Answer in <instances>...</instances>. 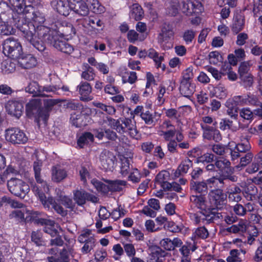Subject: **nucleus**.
<instances>
[{
    "mask_svg": "<svg viewBox=\"0 0 262 262\" xmlns=\"http://www.w3.org/2000/svg\"><path fill=\"white\" fill-rule=\"evenodd\" d=\"M196 35V32L193 30H187L184 32L182 37L186 44L192 42Z\"/></svg>",
    "mask_w": 262,
    "mask_h": 262,
    "instance_id": "09e8293b",
    "label": "nucleus"
},
{
    "mask_svg": "<svg viewBox=\"0 0 262 262\" xmlns=\"http://www.w3.org/2000/svg\"><path fill=\"white\" fill-rule=\"evenodd\" d=\"M67 176V171L59 167L54 166L52 169V180L55 182H60Z\"/></svg>",
    "mask_w": 262,
    "mask_h": 262,
    "instance_id": "5701e85b",
    "label": "nucleus"
},
{
    "mask_svg": "<svg viewBox=\"0 0 262 262\" xmlns=\"http://www.w3.org/2000/svg\"><path fill=\"white\" fill-rule=\"evenodd\" d=\"M0 16L3 17L4 19H6L7 16L10 18L12 16V12L8 4L4 2H0Z\"/></svg>",
    "mask_w": 262,
    "mask_h": 262,
    "instance_id": "f704fd0d",
    "label": "nucleus"
},
{
    "mask_svg": "<svg viewBox=\"0 0 262 262\" xmlns=\"http://www.w3.org/2000/svg\"><path fill=\"white\" fill-rule=\"evenodd\" d=\"M70 120L73 125L76 127H81L83 126V116L81 114H76L75 113L72 114Z\"/></svg>",
    "mask_w": 262,
    "mask_h": 262,
    "instance_id": "79ce46f5",
    "label": "nucleus"
},
{
    "mask_svg": "<svg viewBox=\"0 0 262 262\" xmlns=\"http://www.w3.org/2000/svg\"><path fill=\"white\" fill-rule=\"evenodd\" d=\"M85 67V70L81 74V77L86 80H93L95 76L94 70L88 64H86Z\"/></svg>",
    "mask_w": 262,
    "mask_h": 262,
    "instance_id": "c9c22d12",
    "label": "nucleus"
},
{
    "mask_svg": "<svg viewBox=\"0 0 262 262\" xmlns=\"http://www.w3.org/2000/svg\"><path fill=\"white\" fill-rule=\"evenodd\" d=\"M200 125L203 130V137L204 139L208 140H213L216 142L222 140V135L215 126H210L204 124H200Z\"/></svg>",
    "mask_w": 262,
    "mask_h": 262,
    "instance_id": "6e6552de",
    "label": "nucleus"
},
{
    "mask_svg": "<svg viewBox=\"0 0 262 262\" xmlns=\"http://www.w3.org/2000/svg\"><path fill=\"white\" fill-rule=\"evenodd\" d=\"M190 200L192 203L201 210H205L207 207V201L204 195H191Z\"/></svg>",
    "mask_w": 262,
    "mask_h": 262,
    "instance_id": "cd10ccee",
    "label": "nucleus"
},
{
    "mask_svg": "<svg viewBox=\"0 0 262 262\" xmlns=\"http://www.w3.org/2000/svg\"><path fill=\"white\" fill-rule=\"evenodd\" d=\"M239 252L238 250L233 249L230 252V256L227 258V262L241 261L242 260L238 257Z\"/></svg>",
    "mask_w": 262,
    "mask_h": 262,
    "instance_id": "e2e57ef3",
    "label": "nucleus"
},
{
    "mask_svg": "<svg viewBox=\"0 0 262 262\" xmlns=\"http://www.w3.org/2000/svg\"><path fill=\"white\" fill-rule=\"evenodd\" d=\"M190 189L199 193H206L208 191V186L205 180L202 181H190Z\"/></svg>",
    "mask_w": 262,
    "mask_h": 262,
    "instance_id": "412c9836",
    "label": "nucleus"
},
{
    "mask_svg": "<svg viewBox=\"0 0 262 262\" xmlns=\"http://www.w3.org/2000/svg\"><path fill=\"white\" fill-rule=\"evenodd\" d=\"M225 105L228 108L227 114L231 118L236 119L238 117L237 107L236 105L233 103V100L231 99L227 100Z\"/></svg>",
    "mask_w": 262,
    "mask_h": 262,
    "instance_id": "473e14b6",
    "label": "nucleus"
},
{
    "mask_svg": "<svg viewBox=\"0 0 262 262\" xmlns=\"http://www.w3.org/2000/svg\"><path fill=\"white\" fill-rule=\"evenodd\" d=\"M147 56L152 58L157 64V68L161 67V61L164 59V57L162 56H159L158 53L154 49H150L147 51Z\"/></svg>",
    "mask_w": 262,
    "mask_h": 262,
    "instance_id": "4c0bfd02",
    "label": "nucleus"
},
{
    "mask_svg": "<svg viewBox=\"0 0 262 262\" xmlns=\"http://www.w3.org/2000/svg\"><path fill=\"white\" fill-rule=\"evenodd\" d=\"M144 15V12L142 7L138 4L132 5L129 14L130 17L136 21L141 20Z\"/></svg>",
    "mask_w": 262,
    "mask_h": 262,
    "instance_id": "a878e982",
    "label": "nucleus"
},
{
    "mask_svg": "<svg viewBox=\"0 0 262 262\" xmlns=\"http://www.w3.org/2000/svg\"><path fill=\"white\" fill-rule=\"evenodd\" d=\"M35 222L38 224L45 225L43 231L52 237L57 236L59 233L58 230L55 228V223L53 220L40 218L35 220Z\"/></svg>",
    "mask_w": 262,
    "mask_h": 262,
    "instance_id": "ddd939ff",
    "label": "nucleus"
},
{
    "mask_svg": "<svg viewBox=\"0 0 262 262\" xmlns=\"http://www.w3.org/2000/svg\"><path fill=\"white\" fill-rule=\"evenodd\" d=\"M226 193L230 202L237 203L242 200V190L237 186L233 185L227 188Z\"/></svg>",
    "mask_w": 262,
    "mask_h": 262,
    "instance_id": "f3484780",
    "label": "nucleus"
},
{
    "mask_svg": "<svg viewBox=\"0 0 262 262\" xmlns=\"http://www.w3.org/2000/svg\"><path fill=\"white\" fill-rule=\"evenodd\" d=\"M56 9L57 11L61 15L67 16L69 14V10L70 8H69V4L66 6L63 2L60 1L59 2L57 3Z\"/></svg>",
    "mask_w": 262,
    "mask_h": 262,
    "instance_id": "8fccbe9b",
    "label": "nucleus"
},
{
    "mask_svg": "<svg viewBox=\"0 0 262 262\" xmlns=\"http://www.w3.org/2000/svg\"><path fill=\"white\" fill-rule=\"evenodd\" d=\"M253 157V154L251 152H248L244 156L241 158L240 163L236 165V167L238 169L246 166L252 161Z\"/></svg>",
    "mask_w": 262,
    "mask_h": 262,
    "instance_id": "a19ab883",
    "label": "nucleus"
},
{
    "mask_svg": "<svg viewBox=\"0 0 262 262\" xmlns=\"http://www.w3.org/2000/svg\"><path fill=\"white\" fill-rule=\"evenodd\" d=\"M32 19L35 26L42 25L46 20L45 15L42 10H36L33 12Z\"/></svg>",
    "mask_w": 262,
    "mask_h": 262,
    "instance_id": "72a5a7b5",
    "label": "nucleus"
},
{
    "mask_svg": "<svg viewBox=\"0 0 262 262\" xmlns=\"http://www.w3.org/2000/svg\"><path fill=\"white\" fill-rule=\"evenodd\" d=\"M230 165V162L228 160L224 158L218 159L215 162V165L219 170L224 171L226 172H227L228 171H229V172H231Z\"/></svg>",
    "mask_w": 262,
    "mask_h": 262,
    "instance_id": "c756f323",
    "label": "nucleus"
},
{
    "mask_svg": "<svg viewBox=\"0 0 262 262\" xmlns=\"http://www.w3.org/2000/svg\"><path fill=\"white\" fill-rule=\"evenodd\" d=\"M205 210V212H202V213L204 216V217L202 218L203 220H205L207 223H213L214 222V218L212 216H213L214 211L215 210V208H211L209 209V211Z\"/></svg>",
    "mask_w": 262,
    "mask_h": 262,
    "instance_id": "338daca9",
    "label": "nucleus"
},
{
    "mask_svg": "<svg viewBox=\"0 0 262 262\" xmlns=\"http://www.w3.org/2000/svg\"><path fill=\"white\" fill-rule=\"evenodd\" d=\"M227 149L226 146L222 144H213L211 147L212 151L219 156L223 155Z\"/></svg>",
    "mask_w": 262,
    "mask_h": 262,
    "instance_id": "bf43d9fd",
    "label": "nucleus"
},
{
    "mask_svg": "<svg viewBox=\"0 0 262 262\" xmlns=\"http://www.w3.org/2000/svg\"><path fill=\"white\" fill-rule=\"evenodd\" d=\"M115 156L108 150H103L99 156L100 164L102 168L105 170H111L114 164Z\"/></svg>",
    "mask_w": 262,
    "mask_h": 262,
    "instance_id": "9d476101",
    "label": "nucleus"
},
{
    "mask_svg": "<svg viewBox=\"0 0 262 262\" xmlns=\"http://www.w3.org/2000/svg\"><path fill=\"white\" fill-rule=\"evenodd\" d=\"M210 200L217 209H221L226 204L227 195L221 189L212 190L209 193Z\"/></svg>",
    "mask_w": 262,
    "mask_h": 262,
    "instance_id": "0eeeda50",
    "label": "nucleus"
},
{
    "mask_svg": "<svg viewBox=\"0 0 262 262\" xmlns=\"http://www.w3.org/2000/svg\"><path fill=\"white\" fill-rule=\"evenodd\" d=\"M181 94L187 98L190 97L195 91L194 86L190 82L181 81L180 86Z\"/></svg>",
    "mask_w": 262,
    "mask_h": 262,
    "instance_id": "4be33fe9",
    "label": "nucleus"
},
{
    "mask_svg": "<svg viewBox=\"0 0 262 262\" xmlns=\"http://www.w3.org/2000/svg\"><path fill=\"white\" fill-rule=\"evenodd\" d=\"M4 54L12 59H17L22 51L21 46L17 40L9 38L6 39L3 44Z\"/></svg>",
    "mask_w": 262,
    "mask_h": 262,
    "instance_id": "39448f33",
    "label": "nucleus"
},
{
    "mask_svg": "<svg viewBox=\"0 0 262 262\" xmlns=\"http://www.w3.org/2000/svg\"><path fill=\"white\" fill-rule=\"evenodd\" d=\"M9 3L18 13H26V9L31 7V5H25L24 0H9Z\"/></svg>",
    "mask_w": 262,
    "mask_h": 262,
    "instance_id": "c85d7f7f",
    "label": "nucleus"
},
{
    "mask_svg": "<svg viewBox=\"0 0 262 262\" xmlns=\"http://www.w3.org/2000/svg\"><path fill=\"white\" fill-rule=\"evenodd\" d=\"M6 140L13 144H25L28 141L25 133L18 128L10 127L5 130Z\"/></svg>",
    "mask_w": 262,
    "mask_h": 262,
    "instance_id": "423d86ee",
    "label": "nucleus"
},
{
    "mask_svg": "<svg viewBox=\"0 0 262 262\" xmlns=\"http://www.w3.org/2000/svg\"><path fill=\"white\" fill-rule=\"evenodd\" d=\"M14 33L13 27L4 21L0 22V34L9 35Z\"/></svg>",
    "mask_w": 262,
    "mask_h": 262,
    "instance_id": "ea45409f",
    "label": "nucleus"
},
{
    "mask_svg": "<svg viewBox=\"0 0 262 262\" xmlns=\"http://www.w3.org/2000/svg\"><path fill=\"white\" fill-rule=\"evenodd\" d=\"M241 117L246 120H252L254 117L253 111H251L249 108H244L239 112Z\"/></svg>",
    "mask_w": 262,
    "mask_h": 262,
    "instance_id": "0e129e2a",
    "label": "nucleus"
},
{
    "mask_svg": "<svg viewBox=\"0 0 262 262\" xmlns=\"http://www.w3.org/2000/svg\"><path fill=\"white\" fill-rule=\"evenodd\" d=\"M239 79L245 88H250L253 85V77L251 73L241 76Z\"/></svg>",
    "mask_w": 262,
    "mask_h": 262,
    "instance_id": "a18cd8bd",
    "label": "nucleus"
},
{
    "mask_svg": "<svg viewBox=\"0 0 262 262\" xmlns=\"http://www.w3.org/2000/svg\"><path fill=\"white\" fill-rule=\"evenodd\" d=\"M40 100L34 99L30 100L26 106V112L28 117L34 116L42 120H46L49 117V114L47 111H43L41 108Z\"/></svg>",
    "mask_w": 262,
    "mask_h": 262,
    "instance_id": "20e7f679",
    "label": "nucleus"
},
{
    "mask_svg": "<svg viewBox=\"0 0 262 262\" xmlns=\"http://www.w3.org/2000/svg\"><path fill=\"white\" fill-rule=\"evenodd\" d=\"M15 25L22 33L23 37L38 51L47 55L48 52L43 41L48 44L52 42L55 35L67 36L71 34V24L63 25L60 21H55L50 27L42 25L35 26L33 23L27 21L24 17L13 18Z\"/></svg>",
    "mask_w": 262,
    "mask_h": 262,
    "instance_id": "f257e3e1",
    "label": "nucleus"
},
{
    "mask_svg": "<svg viewBox=\"0 0 262 262\" xmlns=\"http://www.w3.org/2000/svg\"><path fill=\"white\" fill-rule=\"evenodd\" d=\"M91 183L99 191H101L103 193H107L108 192V188L107 186L102 182L98 181L97 179H94L91 180Z\"/></svg>",
    "mask_w": 262,
    "mask_h": 262,
    "instance_id": "37998d69",
    "label": "nucleus"
},
{
    "mask_svg": "<svg viewBox=\"0 0 262 262\" xmlns=\"http://www.w3.org/2000/svg\"><path fill=\"white\" fill-rule=\"evenodd\" d=\"M174 32L173 27L169 23H165L163 25L162 28V33L160 35L163 38H170L173 36Z\"/></svg>",
    "mask_w": 262,
    "mask_h": 262,
    "instance_id": "e433bc0d",
    "label": "nucleus"
},
{
    "mask_svg": "<svg viewBox=\"0 0 262 262\" xmlns=\"http://www.w3.org/2000/svg\"><path fill=\"white\" fill-rule=\"evenodd\" d=\"M87 192L84 190H76L73 191V199L75 204L82 206L86 203Z\"/></svg>",
    "mask_w": 262,
    "mask_h": 262,
    "instance_id": "bb28decb",
    "label": "nucleus"
},
{
    "mask_svg": "<svg viewBox=\"0 0 262 262\" xmlns=\"http://www.w3.org/2000/svg\"><path fill=\"white\" fill-rule=\"evenodd\" d=\"M57 201L60 202V203L64 206L67 208L69 209L70 211H75L76 207L75 203H74L72 199L68 196L63 195L62 192L58 190L57 192Z\"/></svg>",
    "mask_w": 262,
    "mask_h": 262,
    "instance_id": "aec40b11",
    "label": "nucleus"
},
{
    "mask_svg": "<svg viewBox=\"0 0 262 262\" xmlns=\"http://www.w3.org/2000/svg\"><path fill=\"white\" fill-rule=\"evenodd\" d=\"M192 161L188 158H186L182 161L178 167L177 170L174 173V177L178 178L181 176L186 174L189 168L192 167Z\"/></svg>",
    "mask_w": 262,
    "mask_h": 262,
    "instance_id": "6ab92c4d",
    "label": "nucleus"
},
{
    "mask_svg": "<svg viewBox=\"0 0 262 262\" xmlns=\"http://www.w3.org/2000/svg\"><path fill=\"white\" fill-rule=\"evenodd\" d=\"M79 93L81 95L80 100L83 101H89L92 100V97L90 96L92 92V87L89 83L86 81H82L77 86Z\"/></svg>",
    "mask_w": 262,
    "mask_h": 262,
    "instance_id": "dca6fc26",
    "label": "nucleus"
},
{
    "mask_svg": "<svg viewBox=\"0 0 262 262\" xmlns=\"http://www.w3.org/2000/svg\"><path fill=\"white\" fill-rule=\"evenodd\" d=\"M69 8L75 13L81 15L86 16L89 12V6L82 0H68Z\"/></svg>",
    "mask_w": 262,
    "mask_h": 262,
    "instance_id": "1a4fd4ad",
    "label": "nucleus"
},
{
    "mask_svg": "<svg viewBox=\"0 0 262 262\" xmlns=\"http://www.w3.org/2000/svg\"><path fill=\"white\" fill-rule=\"evenodd\" d=\"M17 59L18 64L24 69H31L35 67L37 64L36 58L31 54H20Z\"/></svg>",
    "mask_w": 262,
    "mask_h": 262,
    "instance_id": "4468645a",
    "label": "nucleus"
},
{
    "mask_svg": "<svg viewBox=\"0 0 262 262\" xmlns=\"http://www.w3.org/2000/svg\"><path fill=\"white\" fill-rule=\"evenodd\" d=\"M94 141V135L90 132H85L83 133L77 140V145L80 147L83 148V146L88 144L89 142Z\"/></svg>",
    "mask_w": 262,
    "mask_h": 262,
    "instance_id": "2f4dec72",
    "label": "nucleus"
},
{
    "mask_svg": "<svg viewBox=\"0 0 262 262\" xmlns=\"http://www.w3.org/2000/svg\"><path fill=\"white\" fill-rule=\"evenodd\" d=\"M140 116L146 124L148 125H154V117L149 111H145L144 113H142L140 114Z\"/></svg>",
    "mask_w": 262,
    "mask_h": 262,
    "instance_id": "c03bdc74",
    "label": "nucleus"
},
{
    "mask_svg": "<svg viewBox=\"0 0 262 262\" xmlns=\"http://www.w3.org/2000/svg\"><path fill=\"white\" fill-rule=\"evenodd\" d=\"M59 102L60 101L58 99H45L43 100V105L45 107V110H43V111H47L48 112V113H49V111L52 110L53 107ZM48 114H49V113Z\"/></svg>",
    "mask_w": 262,
    "mask_h": 262,
    "instance_id": "4d7b16f0",
    "label": "nucleus"
},
{
    "mask_svg": "<svg viewBox=\"0 0 262 262\" xmlns=\"http://www.w3.org/2000/svg\"><path fill=\"white\" fill-rule=\"evenodd\" d=\"M141 174L137 169H135L128 176V179L133 183H138L140 181Z\"/></svg>",
    "mask_w": 262,
    "mask_h": 262,
    "instance_id": "774afa93",
    "label": "nucleus"
},
{
    "mask_svg": "<svg viewBox=\"0 0 262 262\" xmlns=\"http://www.w3.org/2000/svg\"><path fill=\"white\" fill-rule=\"evenodd\" d=\"M31 236L32 241L37 246H40L43 245L41 233L40 231H32Z\"/></svg>",
    "mask_w": 262,
    "mask_h": 262,
    "instance_id": "de8ad7c7",
    "label": "nucleus"
},
{
    "mask_svg": "<svg viewBox=\"0 0 262 262\" xmlns=\"http://www.w3.org/2000/svg\"><path fill=\"white\" fill-rule=\"evenodd\" d=\"M6 109L8 114L16 118H19L24 110L23 104L16 100H9L6 104Z\"/></svg>",
    "mask_w": 262,
    "mask_h": 262,
    "instance_id": "9b49d317",
    "label": "nucleus"
},
{
    "mask_svg": "<svg viewBox=\"0 0 262 262\" xmlns=\"http://www.w3.org/2000/svg\"><path fill=\"white\" fill-rule=\"evenodd\" d=\"M178 2L177 0H172L167 7V13L171 16H176L178 13Z\"/></svg>",
    "mask_w": 262,
    "mask_h": 262,
    "instance_id": "58836bf2",
    "label": "nucleus"
},
{
    "mask_svg": "<svg viewBox=\"0 0 262 262\" xmlns=\"http://www.w3.org/2000/svg\"><path fill=\"white\" fill-rule=\"evenodd\" d=\"M31 188L36 195L38 196L40 201L45 207H50L51 206L52 208L54 209L55 211L60 215L62 217L66 216L68 214V210L63 208L61 204L57 202L52 198H48L46 199L44 190L43 188L38 186L34 182H30Z\"/></svg>",
    "mask_w": 262,
    "mask_h": 262,
    "instance_id": "f03ea898",
    "label": "nucleus"
},
{
    "mask_svg": "<svg viewBox=\"0 0 262 262\" xmlns=\"http://www.w3.org/2000/svg\"><path fill=\"white\" fill-rule=\"evenodd\" d=\"M26 91L32 94L34 96H49L48 95L42 93L41 87L39 86L38 83L33 81L26 88Z\"/></svg>",
    "mask_w": 262,
    "mask_h": 262,
    "instance_id": "b1692460",
    "label": "nucleus"
},
{
    "mask_svg": "<svg viewBox=\"0 0 262 262\" xmlns=\"http://www.w3.org/2000/svg\"><path fill=\"white\" fill-rule=\"evenodd\" d=\"M104 181L108 184L107 186L108 191H120L122 190V186L126 185V182L123 180L112 181L106 180Z\"/></svg>",
    "mask_w": 262,
    "mask_h": 262,
    "instance_id": "393cba45",
    "label": "nucleus"
},
{
    "mask_svg": "<svg viewBox=\"0 0 262 262\" xmlns=\"http://www.w3.org/2000/svg\"><path fill=\"white\" fill-rule=\"evenodd\" d=\"M42 165V163L40 160H37L34 162L33 170L34 172V177L37 183L40 184L41 185L40 187H42L45 191H46V189L48 190L47 183L42 178L41 176Z\"/></svg>",
    "mask_w": 262,
    "mask_h": 262,
    "instance_id": "2eb2a0df",
    "label": "nucleus"
},
{
    "mask_svg": "<svg viewBox=\"0 0 262 262\" xmlns=\"http://www.w3.org/2000/svg\"><path fill=\"white\" fill-rule=\"evenodd\" d=\"M58 36V35H55L50 45L63 53L68 54H71L74 50L73 47L66 41L59 38Z\"/></svg>",
    "mask_w": 262,
    "mask_h": 262,
    "instance_id": "f8f14e48",
    "label": "nucleus"
},
{
    "mask_svg": "<svg viewBox=\"0 0 262 262\" xmlns=\"http://www.w3.org/2000/svg\"><path fill=\"white\" fill-rule=\"evenodd\" d=\"M125 214L126 211L123 208L120 207V206H119L117 208L113 210L111 215L116 221L120 217L124 216Z\"/></svg>",
    "mask_w": 262,
    "mask_h": 262,
    "instance_id": "69168bd1",
    "label": "nucleus"
},
{
    "mask_svg": "<svg viewBox=\"0 0 262 262\" xmlns=\"http://www.w3.org/2000/svg\"><path fill=\"white\" fill-rule=\"evenodd\" d=\"M108 121L111 127L113 129H115L118 133L120 134H123L125 133L122 118H120L118 119L109 118L108 119Z\"/></svg>",
    "mask_w": 262,
    "mask_h": 262,
    "instance_id": "7c9ffc66",
    "label": "nucleus"
},
{
    "mask_svg": "<svg viewBox=\"0 0 262 262\" xmlns=\"http://www.w3.org/2000/svg\"><path fill=\"white\" fill-rule=\"evenodd\" d=\"M235 148L239 153H245L249 152L251 147L249 142H244L237 144Z\"/></svg>",
    "mask_w": 262,
    "mask_h": 262,
    "instance_id": "680f3d73",
    "label": "nucleus"
},
{
    "mask_svg": "<svg viewBox=\"0 0 262 262\" xmlns=\"http://www.w3.org/2000/svg\"><path fill=\"white\" fill-rule=\"evenodd\" d=\"M129 160L126 158L121 159V173L123 176H126L129 171Z\"/></svg>",
    "mask_w": 262,
    "mask_h": 262,
    "instance_id": "6e6d98bb",
    "label": "nucleus"
},
{
    "mask_svg": "<svg viewBox=\"0 0 262 262\" xmlns=\"http://www.w3.org/2000/svg\"><path fill=\"white\" fill-rule=\"evenodd\" d=\"M86 4L89 6V10H91L94 13H100L102 11L97 0H87Z\"/></svg>",
    "mask_w": 262,
    "mask_h": 262,
    "instance_id": "49530a36",
    "label": "nucleus"
},
{
    "mask_svg": "<svg viewBox=\"0 0 262 262\" xmlns=\"http://www.w3.org/2000/svg\"><path fill=\"white\" fill-rule=\"evenodd\" d=\"M246 230V226L244 223H239L237 225H234L227 229L228 232L234 233H236L239 232H244Z\"/></svg>",
    "mask_w": 262,
    "mask_h": 262,
    "instance_id": "13d9d810",
    "label": "nucleus"
},
{
    "mask_svg": "<svg viewBox=\"0 0 262 262\" xmlns=\"http://www.w3.org/2000/svg\"><path fill=\"white\" fill-rule=\"evenodd\" d=\"M215 95L220 99H224L227 95V90L222 85H218L214 89Z\"/></svg>",
    "mask_w": 262,
    "mask_h": 262,
    "instance_id": "052dcab7",
    "label": "nucleus"
},
{
    "mask_svg": "<svg viewBox=\"0 0 262 262\" xmlns=\"http://www.w3.org/2000/svg\"><path fill=\"white\" fill-rule=\"evenodd\" d=\"M182 10L183 12L187 15H192V14H189V12H191V10H193L194 4V2H192L189 0L183 1L182 2Z\"/></svg>",
    "mask_w": 262,
    "mask_h": 262,
    "instance_id": "864d4df0",
    "label": "nucleus"
},
{
    "mask_svg": "<svg viewBox=\"0 0 262 262\" xmlns=\"http://www.w3.org/2000/svg\"><path fill=\"white\" fill-rule=\"evenodd\" d=\"M94 106L105 111L109 115H114L116 113V109L112 106L106 105L104 104L98 102L94 103Z\"/></svg>",
    "mask_w": 262,
    "mask_h": 262,
    "instance_id": "3c124183",
    "label": "nucleus"
},
{
    "mask_svg": "<svg viewBox=\"0 0 262 262\" xmlns=\"http://www.w3.org/2000/svg\"><path fill=\"white\" fill-rule=\"evenodd\" d=\"M84 243L85 244L82 248V251L85 253H88L95 247V240L93 237H91L88 238L86 242Z\"/></svg>",
    "mask_w": 262,
    "mask_h": 262,
    "instance_id": "5fc2aeb1",
    "label": "nucleus"
},
{
    "mask_svg": "<svg viewBox=\"0 0 262 262\" xmlns=\"http://www.w3.org/2000/svg\"><path fill=\"white\" fill-rule=\"evenodd\" d=\"M244 16L241 14H237L233 18L231 26V31L234 34H237L244 29Z\"/></svg>",
    "mask_w": 262,
    "mask_h": 262,
    "instance_id": "a211bd4d",
    "label": "nucleus"
},
{
    "mask_svg": "<svg viewBox=\"0 0 262 262\" xmlns=\"http://www.w3.org/2000/svg\"><path fill=\"white\" fill-rule=\"evenodd\" d=\"M177 133L176 129H168L167 131H158V134L160 136L163 137L164 140L166 141H169L171 139L174 137Z\"/></svg>",
    "mask_w": 262,
    "mask_h": 262,
    "instance_id": "603ef678",
    "label": "nucleus"
},
{
    "mask_svg": "<svg viewBox=\"0 0 262 262\" xmlns=\"http://www.w3.org/2000/svg\"><path fill=\"white\" fill-rule=\"evenodd\" d=\"M9 190L14 195L24 198L30 191V187L21 179L12 178L8 181Z\"/></svg>",
    "mask_w": 262,
    "mask_h": 262,
    "instance_id": "7ed1b4c3",
    "label": "nucleus"
}]
</instances>
